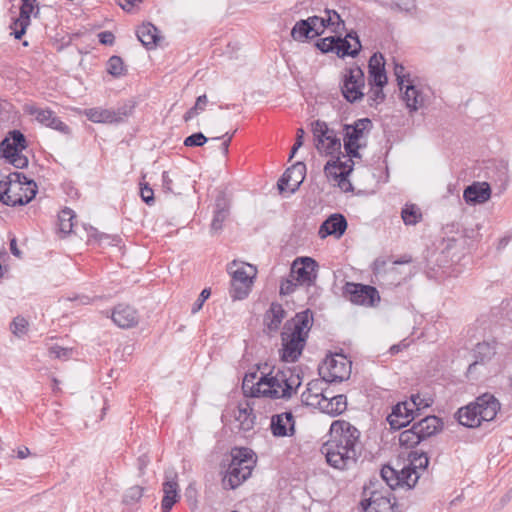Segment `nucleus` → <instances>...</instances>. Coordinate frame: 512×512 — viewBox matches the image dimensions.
Listing matches in <instances>:
<instances>
[{"label":"nucleus","instance_id":"nucleus-1","mask_svg":"<svg viewBox=\"0 0 512 512\" xmlns=\"http://www.w3.org/2000/svg\"><path fill=\"white\" fill-rule=\"evenodd\" d=\"M360 431L345 420H336L330 426V439L322 453L334 468L344 470L354 465L361 454Z\"/></svg>","mask_w":512,"mask_h":512},{"label":"nucleus","instance_id":"nucleus-2","mask_svg":"<svg viewBox=\"0 0 512 512\" xmlns=\"http://www.w3.org/2000/svg\"><path fill=\"white\" fill-rule=\"evenodd\" d=\"M256 373L246 375L242 389L251 397H267L271 399L289 398L300 387V375L290 368L278 370L274 376H262L255 383Z\"/></svg>","mask_w":512,"mask_h":512},{"label":"nucleus","instance_id":"nucleus-3","mask_svg":"<svg viewBox=\"0 0 512 512\" xmlns=\"http://www.w3.org/2000/svg\"><path fill=\"white\" fill-rule=\"evenodd\" d=\"M313 325V313L310 309L297 313L288 320L281 332V359L295 362L301 356L308 334Z\"/></svg>","mask_w":512,"mask_h":512},{"label":"nucleus","instance_id":"nucleus-4","mask_svg":"<svg viewBox=\"0 0 512 512\" xmlns=\"http://www.w3.org/2000/svg\"><path fill=\"white\" fill-rule=\"evenodd\" d=\"M379 482H369L364 486L360 501L361 512H399L396 496L392 494L398 489L412 490L416 482H385L387 487L377 489Z\"/></svg>","mask_w":512,"mask_h":512},{"label":"nucleus","instance_id":"nucleus-5","mask_svg":"<svg viewBox=\"0 0 512 512\" xmlns=\"http://www.w3.org/2000/svg\"><path fill=\"white\" fill-rule=\"evenodd\" d=\"M36 193V183L23 173L13 172L0 178V201L7 206L25 205Z\"/></svg>","mask_w":512,"mask_h":512},{"label":"nucleus","instance_id":"nucleus-6","mask_svg":"<svg viewBox=\"0 0 512 512\" xmlns=\"http://www.w3.org/2000/svg\"><path fill=\"white\" fill-rule=\"evenodd\" d=\"M500 410V402L489 393L476 398L475 402L462 407L457 412L459 423L468 428L480 426L482 421H492Z\"/></svg>","mask_w":512,"mask_h":512},{"label":"nucleus","instance_id":"nucleus-7","mask_svg":"<svg viewBox=\"0 0 512 512\" xmlns=\"http://www.w3.org/2000/svg\"><path fill=\"white\" fill-rule=\"evenodd\" d=\"M228 272L231 275L230 296L233 300H242L248 296L253 279L256 276V268L250 264L237 263L233 261L228 265Z\"/></svg>","mask_w":512,"mask_h":512},{"label":"nucleus","instance_id":"nucleus-8","mask_svg":"<svg viewBox=\"0 0 512 512\" xmlns=\"http://www.w3.org/2000/svg\"><path fill=\"white\" fill-rule=\"evenodd\" d=\"M311 131L314 138V145L320 154L334 156L341 154V140L333 129L321 120L311 123Z\"/></svg>","mask_w":512,"mask_h":512},{"label":"nucleus","instance_id":"nucleus-9","mask_svg":"<svg viewBox=\"0 0 512 512\" xmlns=\"http://www.w3.org/2000/svg\"><path fill=\"white\" fill-rule=\"evenodd\" d=\"M254 456L251 449H235L223 480H247L251 476L256 464Z\"/></svg>","mask_w":512,"mask_h":512},{"label":"nucleus","instance_id":"nucleus-10","mask_svg":"<svg viewBox=\"0 0 512 512\" xmlns=\"http://www.w3.org/2000/svg\"><path fill=\"white\" fill-rule=\"evenodd\" d=\"M404 70L405 68L403 65H395L394 72L398 81V86L402 91V100L405 102L409 113H414L426 106L427 95L424 93L422 88L412 84L409 80H407V85H404Z\"/></svg>","mask_w":512,"mask_h":512},{"label":"nucleus","instance_id":"nucleus-11","mask_svg":"<svg viewBox=\"0 0 512 512\" xmlns=\"http://www.w3.org/2000/svg\"><path fill=\"white\" fill-rule=\"evenodd\" d=\"M365 87V76L359 66H354L345 70L341 85L343 97L350 103L362 100L364 97L363 89Z\"/></svg>","mask_w":512,"mask_h":512},{"label":"nucleus","instance_id":"nucleus-12","mask_svg":"<svg viewBox=\"0 0 512 512\" xmlns=\"http://www.w3.org/2000/svg\"><path fill=\"white\" fill-rule=\"evenodd\" d=\"M319 371L323 379L329 383L342 382L350 377L351 361L344 355L327 357Z\"/></svg>","mask_w":512,"mask_h":512},{"label":"nucleus","instance_id":"nucleus-13","mask_svg":"<svg viewBox=\"0 0 512 512\" xmlns=\"http://www.w3.org/2000/svg\"><path fill=\"white\" fill-rule=\"evenodd\" d=\"M317 270L318 263L314 259L298 257L291 264L290 277L302 287L310 288L315 286Z\"/></svg>","mask_w":512,"mask_h":512},{"label":"nucleus","instance_id":"nucleus-14","mask_svg":"<svg viewBox=\"0 0 512 512\" xmlns=\"http://www.w3.org/2000/svg\"><path fill=\"white\" fill-rule=\"evenodd\" d=\"M369 126H371V121L368 118L358 119L352 125H344L343 145L347 156L361 158L359 141L363 138L364 131Z\"/></svg>","mask_w":512,"mask_h":512},{"label":"nucleus","instance_id":"nucleus-15","mask_svg":"<svg viewBox=\"0 0 512 512\" xmlns=\"http://www.w3.org/2000/svg\"><path fill=\"white\" fill-rule=\"evenodd\" d=\"M343 294L356 305L374 306L380 301L378 290L370 285L347 282L343 288Z\"/></svg>","mask_w":512,"mask_h":512},{"label":"nucleus","instance_id":"nucleus-16","mask_svg":"<svg viewBox=\"0 0 512 512\" xmlns=\"http://www.w3.org/2000/svg\"><path fill=\"white\" fill-rule=\"evenodd\" d=\"M419 395H412L409 401L396 404L388 415L387 421L392 429L398 430L407 426L414 419V410H419Z\"/></svg>","mask_w":512,"mask_h":512},{"label":"nucleus","instance_id":"nucleus-17","mask_svg":"<svg viewBox=\"0 0 512 512\" xmlns=\"http://www.w3.org/2000/svg\"><path fill=\"white\" fill-rule=\"evenodd\" d=\"M341 156L345 157L342 153L331 156L332 159L328 161L324 166V172L327 176L333 177L335 180H339V185L345 191L352 188V185L347 181V177L353 170L354 162L353 157H349L345 161L341 160Z\"/></svg>","mask_w":512,"mask_h":512},{"label":"nucleus","instance_id":"nucleus-18","mask_svg":"<svg viewBox=\"0 0 512 512\" xmlns=\"http://www.w3.org/2000/svg\"><path fill=\"white\" fill-rule=\"evenodd\" d=\"M306 174V165L296 162L289 167L278 180L277 186L281 194H293L303 183Z\"/></svg>","mask_w":512,"mask_h":512},{"label":"nucleus","instance_id":"nucleus-19","mask_svg":"<svg viewBox=\"0 0 512 512\" xmlns=\"http://www.w3.org/2000/svg\"><path fill=\"white\" fill-rule=\"evenodd\" d=\"M84 114L94 123L113 124L123 122L128 116V110L126 107H120L116 110L95 107L86 109Z\"/></svg>","mask_w":512,"mask_h":512},{"label":"nucleus","instance_id":"nucleus-20","mask_svg":"<svg viewBox=\"0 0 512 512\" xmlns=\"http://www.w3.org/2000/svg\"><path fill=\"white\" fill-rule=\"evenodd\" d=\"M112 321L120 328L129 329L139 323L138 311L128 304H118L111 313Z\"/></svg>","mask_w":512,"mask_h":512},{"label":"nucleus","instance_id":"nucleus-21","mask_svg":"<svg viewBox=\"0 0 512 512\" xmlns=\"http://www.w3.org/2000/svg\"><path fill=\"white\" fill-rule=\"evenodd\" d=\"M361 42L356 32H349L346 37L336 36L335 54L344 58L346 56L356 57L361 50Z\"/></svg>","mask_w":512,"mask_h":512},{"label":"nucleus","instance_id":"nucleus-22","mask_svg":"<svg viewBox=\"0 0 512 512\" xmlns=\"http://www.w3.org/2000/svg\"><path fill=\"white\" fill-rule=\"evenodd\" d=\"M429 463L428 457L425 454L415 456L407 465H404L400 470V475H397L396 480H419L422 477V472L425 471Z\"/></svg>","mask_w":512,"mask_h":512},{"label":"nucleus","instance_id":"nucleus-23","mask_svg":"<svg viewBox=\"0 0 512 512\" xmlns=\"http://www.w3.org/2000/svg\"><path fill=\"white\" fill-rule=\"evenodd\" d=\"M347 228V221L341 214H332L320 226L318 234L324 239L329 235L340 238Z\"/></svg>","mask_w":512,"mask_h":512},{"label":"nucleus","instance_id":"nucleus-24","mask_svg":"<svg viewBox=\"0 0 512 512\" xmlns=\"http://www.w3.org/2000/svg\"><path fill=\"white\" fill-rule=\"evenodd\" d=\"M384 57L381 53H374L369 60V85L384 86L387 83Z\"/></svg>","mask_w":512,"mask_h":512},{"label":"nucleus","instance_id":"nucleus-25","mask_svg":"<svg viewBox=\"0 0 512 512\" xmlns=\"http://www.w3.org/2000/svg\"><path fill=\"white\" fill-rule=\"evenodd\" d=\"M329 383L325 381L323 377L321 379H315L308 383L307 389L302 394V399L307 405H322L323 400L327 396V391L324 385Z\"/></svg>","mask_w":512,"mask_h":512},{"label":"nucleus","instance_id":"nucleus-26","mask_svg":"<svg viewBox=\"0 0 512 512\" xmlns=\"http://www.w3.org/2000/svg\"><path fill=\"white\" fill-rule=\"evenodd\" d=\"M29 113L34 115L36 120L52 129L60 131L64 134L69 133V127L64 124L50 109H39L36 107H30Z\"/></svg>","mask_w":512,"mask_h":512},{"label":"nucleus","instance_id":"nucleus-27","mask_svg":"<svg viewBox=\"0 0 512 512\" xmlns=\"http://www.w3.org/2000/svg\"><path fill=\"white\" fill-rule=\"evenodd\" d=\"M491 197V188L486 182H474L467 186L463 193V198L468 204H482Z\"/></svg>","mask_w":512,"mask_h":512},{"label":"nucleus","instance_id":"nucleus-28","mask_svg":"<svg viewBox=\"0 0 512 512\" xmlns=\"http://www.w3.org/2000/svg\"><path fill=\"white\" fill-rule=\"evenodd\" d=\"M294 416L291 412H284L272 416L271 431L274 436L284 437L294 433Z\"/></svg>","mask_w":512,"mask_h":512},{"label":"nucleus","instance_id":"nucleus-29","mask_svg":"<svg viewBox=\"0 0 512 512\" xmlns=\"http://www.w3.org/2000/svg\"><path fill=\"white\" fill-rule=\"evenodd\" d=\"M422 440H425L442 430L443 422L437 416H426L412 425Z\"/></svg>","mask_w":512,"mask_h":512},{"label":"nucleus","instance_id":"nucleus-30","mask_svg":"<svg viewBox=\"0 0 512 512\" xmlns=\"http://www.w3.org/2000/svg\"><path fill=\"white\" fill-rule=\"evenodd\" d=\"M162 492L161 510L170 512L174 504L181 498L178 482H163Z\"/></svg>","mask_w":512,"mask_h":512},{"label":"nucleus","instance_id":"nucleus-31","mask_svg":"<svg viewBox=\"0 0 512 512\" xmlns=\"http://www.w3.org/2000/svg\"><path fill=\"white\" fill-rule=\"evenodd\" d=\"M137 37L147 49L154 48L160 39L158 29L151 23L142 24L137 29Z\"/></svg>","mask_w":512,"mask_h":512},{"label":"nucleus","instance_id":"nucleus-32","mask_svg":"<svg viewBox=\"0 0 512 512\" xmlns=\"http://www.w3.org/2000/svg\"><path fill=\"white\" fill-rule=\"evenodd\" d=\"M286 316V311L279 303H272L266 312L264 321L270 331H277Z\"/></svg>","mask_w":512,"mask_h":512},{"label":"nucleus","instance_id":"nucleus-33","mask_svg":"<svg viewBox=\"0 0 512 512\" xmlns=\"http://www.w3.org/2000/svg\"><path fill=\"white\" fill-rule=\"evenodd\" d=\"M320 407L328 414L339 415L347 408L346 396H330V394H327Z\"/></svg>","mask_w":512,"mask_h":512},{"label":"nucleus","instance_id":"nucleus-34","mask_svg":"<svg viewBox=\"0 0 512 512\" xmlns=\"http://www.w3.org/2000/svg\"><path fill=\"white\" fill-rule=\"evenodd\" d=\"M495 354L496 349L494 345L487 342L477 344L475 348L476 361L469 365L468 371L470 372L478 363L490 360Z\"/></svg>","mask_w":512,"mask_h":512},{"label":"nucleus","instance_id":"nucleus-35","mask_svg":"<svg viewBox=\"0 0 512 512\" xmlns=\"http://www.w3.org/2000/svg\"><path fill=\"white\" fill-rule=\"evenodd\" d=\"M313 28L310 24L309 17L296 22L291 30V36L296 41H304L308 38H313Z\"/></svg>","mask_w":512,"mask_h":512},{"label":"nucleus","instance_id":"nucleus-36","mask_svg":"<svg viewBox=\"0 0 512 512\" xmlns=\"http://www.w3.org/2000/svg\"><path fill=\"white\" fill-rule=\"evenodd\" d=\"M323 16L325 18L326 25L330 26L331 32L337 34L344 29L345 23L336 10L325 9L323 12Z\"/></svg>","mask_w":512,"mask_h":512},{"label":"nucleus","instance_id":"nucleus-37","mask_svg":"<svg viewBox=\"0 0 512 512\" xmlns=\"http://www.w3.org/2000/svg\"><path fill=\"white\" fill-rule=\"evenodd\" d=\"M401 217L406 225H416L422 219V213L415 204H406L402 211Z\"/></svg>","mask_w":512,"mask_h":512},{"label":"nucleus","instance_id":"nucleus-38","mask_svg":"<svg viewBox=\"0 0 512 512\" xmlns=\"http://www.w3.org/2000/svg\"><path fill=\"white\" fill-rule=\"evenodd\" d=\"M252 409L248 407H239L236 415V420L239 422V427L243 431H250L255 423V416L251 413Z\"/></svg>","mask_w":512,"mask_h":512},{"label":"nucleus","instance_id":"nucleus-39","mask_svg":"<svg viewBox=\"0 0 512 512\" xmlns=\"http://www.w3.org/2000/svg\"><path fill=\"white\" fill-rule=\"evenodd\" d=\"M74 218L75 214L73 210L69 208L63 209L58 215L59 231L64 235L71 233L74 226Z\"/></svg>","mask_w":512,"mask_h":512},{"label":"nucleus","instance_id":"nucleus-40","mask_svg":"<svg viewBox=\"0 0 512 512\" xmlns=\"http://www.w3.org/2000/svg\"><path fill=\"white\" fill-rule=\"evenodd\" d=\"M144 488L138 484L127 488L123 494L122 502L127 506L137 504L143 496Z\"/></svg>","mask_w":512,"mask_h":512},{"label":"nucleus","instance_id":"nucleus-41","mask_svg":"<svg viewBox=\"0 0 512 512\" xmlns=\"http://www.w3.org/2000/svg\"><path fill=\"white\" fill-rule=\"evenodd\" d=\"M421 441V437L412 426L411 428L404 430L399 435V443L401 446L406 448H412L418 445Z\"/></svg>","mask_w":512,"mask_h":512},{"label":"nucleus","instance_id":"nucleus-42","mask_svg":"<svg viewBox=\"0 0 512 512\" xmlns=\"http://www.w3.org/2000/svg\"><path fill=\"white\" fill-rule=\"evenodd\" d=\"M208 103L207 96L201 95L196 99V102L193 107H191L183 116V119L185 122L190 121L193 119L196 115H198L200 112L205 110V107Z\"/></svg>","mask_w":512,"mask_h":512},{"label":"nucleus","instance_id":"nucleus-43","mask_svg":"<svg viewBox=\"0 0 512 512\" xmlns=\"http://www.w3.org/2000/svg\"><path fill=\"white\" fill-rule=\"evenodd\" d=\"M125 68L121 57L112 56L107 62V72L112 76L119 77L124 74Z\"/></svg>","mask_w":512,"mask_h":512},{"label":"nucleus","instance_id":"nucleus-44","mask_svg":"<svg viewBox=\"0 0 512 512\" xmlns=\"http://www.w3.org/2000/svg\"><path fill=\"white\" fill-rule=\"evenodd\" d=\"M383 87L384 86H371L368 92V103L370 106H377L384 101L385 94L383 92Z\"/></svg>","mask_w":512,"mask_h":512},{"label":"nucleus","instance_id":"nucleus-45","mask_svg":"<svg viewBox=\"0 0 512 512\" xmlns=\"http://www.w3.org/2000/svg\"><path fill=\"white\" fill-rule=\"evenodd\" d=\"M310 19V24L312 25V28H313V34H312V37H317V36H320L321 34H323L324 30L326 28L330 29V26L329 25H326V21H325V18L324 16H311L309 17Z\"/></svg>","mask_w":512,"mask_h":512},{"label":"nucleus","instance_id":"nucleus-46","mask_svg":"<svg viewBox=\"0 0 512 512\" xmlns=\"http://www.w3.org/2000/svg\"><path fill=\"white\" fill-rule=\"evenodd\" d=\"M336 36H330L319 39L316 43V47L323 53L333 52L335 53Z\"/></svg>","mask_w":512,"mask_h":512},{"label":"nucleus","instance_id":"nucleus-47","mask_svg":"<svg viewBox=\"0 0 512 512\" xmlns=\"http://www.w3.org/2000/svg\"><path fill=\"white\" fill-rule=\"evenodd\" d=\"M209 139L201 132L194 133L184 140V145L187 147H201L203 146Z\"/></svg>","mask_w":512,"mask_h":512},{"label":"nucleus","instance_id":"nucleus-48","mask_svg":"<svg viewBox=\"0 0 512 512\" xmlns=\"http://www.w3.org/2000/svg\"><path fill=\"white\" fill-rule=\"evenodd\" d=\"M5 139H10L9 142L12 145L16 146L18 149H20L21 151H23L27 146L26 138H25L24 134L18 130L11 131L9 133V136L6 137Z\"/></svg>","mask_w":512,"mask_h":512},{"label":"nucleus","instance_id":"nucleus-49","mask_svg":"<svg viewBox=\"0 0 512 512\" xmlns=\"http://www.w3.org/2000/svg\"><path fill=\"white\" fill-rule=\"evenodd\" d=\"M35 2L36 0H22V5L20 7V15L17 19L24 20L25 22L30 23V16L34 10Z\"/></svg>","mask_w":512,"mask_h":512},{"label":"nucleus","instance_id":"nucleus-50","mask_svg":"<svg viewBox=\"0 0 512 512\" xmlns=\"http://www.w3.org/2000/svg\"><path fill=\"white\" fill-rule=\"evenodd\" d=\"M302 287L301 285L296 282V280H293L290 276L287 279H284L281 281L280 284V294L281 295H289L293 292H295L297 289Z\"/></svg>","mask_w":512,"mask_h":512},{"label":"nucleus","instance_id":"nucleus-51","mask_svg":"<svg viewBox=\"0 0 512 512\" xmlns=\"http://www.w3.org/2000/svg\"><path fill=\"white\" fill-rule=\"evenodd\" d=\"M73 349L54 345L49 348L50 355L57 359L68 360L72 356Z\"/></svg>","mask_w":512,"mask_h":512},{"label":"nucleus","instance_id":"nucleus-52","mask_svg":"<svg viewBox=\"0 0 512 512\" xmlns=\"http://www.w3.org/2000/svg\"><path fill=\"white\" fill-rule=\"evenodd\" d=\"M162 189L165 193L180 194L181 191L174 187V179L169 172L164 171L162 174Z\"/></svg>","mask_w":512,"mask_h":512},{"label":"nucleus","instance_id":"nucleus-53","mask_svg":"<svg viewBox=\"0 0 512 512\" xmlns=\"http://www.w3.org/2000/svg\"><path fill=\"white\" fill-rule=\"evenodd\" d=\"M228 216L229 212L214 211V216L211 223V231L215 233L219 232L223 227V222L227 219Z\"/></svg>","mask_w":512,"mask_h":512},{"label":"nucleus","instance_id":"nucleus-54","mask_svg":"<svg viewBox=\"0 0 512 512\" xmlns=\"http://www.w3.org/2000/svg\"><path fill=\"white\" fill-rule=\"evenodd\" d=\"M9 141L10 139H4L0 144V153L6 159L18 152H22L16 146L12 145Z\"/></svg>","mask_w":512,"mask_h":512},{"label":"nucleus","instance_id":"nucleus-55","mask_svg":"<svg viewBox=\"0 0 512 512\" xmlns=\"http://www.w3.org/2000/svg\"><path fill=\"white\" fill-rule=\"evenodd\" d=\"M30 23L25 22L24 20H18L16 19L12 25L11 29H13L12 34L16 39H21L22 36L25 34L27 27Z\"/></svg>","mask_w":512,"mask_h":512},{"label":"nucleus","instance_id":"nucleus-56","mask_svg":"<svg viewBox=\"0 0 512 512\" xmlns=\"http://www.w3.org/2000/svg\"><path fill=\"white\" fill-rule=\"evenodd\" d=\"M27 325L28 323L24 318L16 317L11 323V331L15 335L24 334L26 332Z\"/></svg>","mask_w":512,"mask_h":512},{"label":"nucleus","instance_id":"nucleus-57","mask_svg":"<svg viewBox=\"0 0 512 512\" xmlns=\"http://www.w3.org/2000/svg\"><path fill=\"white\" fill-rule=\"evenodd\" d=\"M230 201L224 192H220L215 200V211L229 212Z\"/></svg>","mask_w":512,"mask_h":512},{"label":"nucleus","instance_id":"nucleus-58","mask_svg":"<svg viewBox=\"0 0 512 512\" xmlns=\"http://www.w3.org/2000/svg\"><path fill=\"white\" fill-rule=\"evenodd\" d=\"M9 162L18 169H23L28 165V158L22 154V152H18L13 156L7 158Z\"/></svg>","mask_w":512,"mask_h":512},{"label":"nucleus","instance_id":"nucleus-59","mask_svg":"<svg viewBox=\"0 0 512 512\" xmlns=\"http://www.w3.org/2000/svg\"><path fill=\"white\" fill-rule=\"evenodd\" d=\"M210 294H211L210 289L205 288L201 291L198 299L195 301V303L192 306L191 312L193 314L197 313L198 311H200L202 309L204 302L209 298Z\"/></svg>","mask_w":512,"mask_h":512},{"label":"nucleus","instance_id":"nucleus-60","mask_svg":"<svg viewBox=\"0 0 512 512\" xmlns=\"http://www.w3.org/2000/svg\"><path fill=\"white\" fill-rule=\"evenodd\" d=\"M140 195L146 204L151 205L154 202V192L148 184L141 187Z\"/></svg>","mask_w":512,"mask_h":512},{"label":"nucleus","instance_id":"nucleus-61","mask_svg":"<svg viewBox=\"0 0 512 512\" xmlns=\"http://www.w3.org/2000/svg\"><path fill=\"white\" fill-rule=\"evenodd\" d=\"M197 489L195 488L194 484H190L185 491V497L190 505L196 507L197 505Z\"/></svg>","mask_w":512,"mask_h":512},{"label":"nucleus","instance_id":"nucleus-62","mask_svg":"<svg viewBox=\"0 0 512 512\" xmlns=\"http://www.w3.org/2000/svg\"><path fill=\"white\" fill-rule=\"evenodd\" d=\"M380 474H381L382 480H391L394 476L396 479L397 475H400V471L397 472L391 466L385 465L382 467Z\"/></svg>","mask_w":512,"mask_h":512},{"label":"nucleus","instance_id":"nucleus-63","mask_svg":"<svg viewBox=\"0 0 512 512\" xmlns=\"http://www.w3.org/2000/svg\"><path fill=\"white\" fill-rule=\"evenodd\" d=\"M142 0H117L118 5L127 12H132Z\"/></svg>","mask_w":512,"mask_h":512},{"label":"nucleus","instance_id":"nucleus-64","mask_svg":"<svg viewBox=\"0 0 512 512\" xmlns=\"http://www.w3.org/2000/svg\"><path fill=\"white\" fill-rule=\"evenodd\" d=\"M13 454L11 457H16L18 459H26L28 456L33 455L28 447L26 446H19L16 449L12 450Z\"/></svg>","mask_w":512,"mask_h":512}]
</instances>
